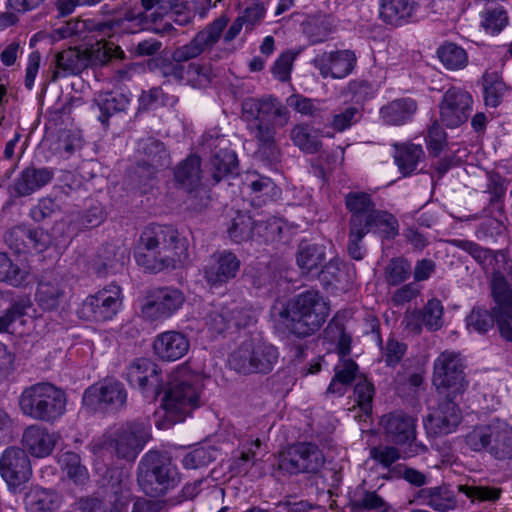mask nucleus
Here are the masks:
<instances>
[{
	"instance_id": "nucleus-1",
	"label": "nucleus",
	"mask_w": 512,
	"mask_h": 512,
	"mask_svg": "<svg viewBox=\"0 0 512 512\" xmlns=\"http://www.w3.org/2000/svg\"><path fill=\"white\" fill-rule=\"evenodd\" d=\"M188 247V240L173 226L153 224L142 231L135 259L150 273L176 269L189 262Z\"/></svg>"
},
{
	"instance_id": "nucleus-2",
	"label": "nucleus",
	"mask_w": 512,
	"mask_h": 512,
	"mask_svg": "<svg viewBox=\"0 0 512 512\" xmlns=\"http://www.w3.org/2000/svg\"><path fill=\"white\" fill-rule=\"evenodd\" d=\"M329 315V306L316 290L304 291L289 301H276L271 318L276 327L298 338L317 332Z\"/></svg>"
},
{
	"instance_id": "nucleus-3",
	"label": "nucleus",
	"mask_w": 512,
	"mask_h": 512,
	"mask_svg": "<svg viewBox=\"0 0 512 512\" xmlns=\"http://www.w3.org/2000/svg\"><path fill=\"white\" fill-rule=\"evenodd\" d=\"M242 117L248 121L251 135L259 142V149L276 159V127H284L290 120V112L277 98H245L241 103Z\"/></svg>"
},
{
	"instance_id": "nucleus-4",
	"label": "nucleus",
	"mask_w": 512,
	"mask_h": 512,
	"mask_svg": "<svg viewBox=\"0 0 512 512\" xmlns=\"http://www.w3.org/2000/svg\"><path fill=\"white\" fill-rule=\"evenodd\" d=\"M227 23L228 16L222 14L198 31L188 43L177 47L171 54V61L162 64V75L182 84L184 63L202 54H210L220 41Z\"/></svg>"
},
{
	"instance_id": "nucleus-5",
	"label": "nucleus",
	"mask_w": 512,
	"mask_h": 512,
	"mask_svg": "<svg viewBox=\"0 0 512 512\" xmlns=\"http://www.w3.org/2000/svg\"><path fill=\"white\" fill-rule=\"evenodd\" d=\"M345 206L350 214L349 228L372 231L386 240L399 234L397 218L388 211L376 209L369 194L351 191L345 195Z\"/></svg>"
},
{
	"instance_id": "nucleus-6",
	"label": "nucleus",
	"mask_w": 512,
	"mask_h": 512,
	"mask_svg": "<svg viewBox=\"0 0 512 512\" xmlns=\"http://www.w3.org/2000/svg\"><path fill=\"white\" fill-rule=\"evenodd\" d=\"M203 378L186 367L171 375L170 386L163 398L166 417L173 422L183 421L194 409L201 406Z\"/></svg>"
},
{
	"instance_id": "nucleus-7",
	"label": "nucleus",
	"mask_w": 512,
	"mask_h": 512,
	"mask_svg": "<svg viewBox=\"0 0 512 512\" xmlns=\"http://www.w3.org/2000/svg\"><path fill=\"white\" fill-rule=\"evenodd\" d=\"M65 392L48 382L25 388L19 397V407L25 416L46 423H54L66 411Z\"/></svg>"
},
{
	"instance_id": "nucleus-8",
	"label": "nucleus",
	"mask_w": 512,
	"mask_h": 512,
	"mask_svg": "<svg viewBox=\"0 0 512 512\" xmlns=\"http://www.w3.org/2000/svg\"><path fill=\"white\" fill-rule=\"evenodd\" d=\"M137 481L146 495L160 497L179 484L180 476L166 454L150 450L139 461Z\"/></svg>"
},
{
	"instance_id": "nucleus-9",
	"label": "nucleus",
	"mask_w": 512,
	"mask_h": 512,
	"mask_svg": "<svg viewBox=\"0 0 512 512\" xmlns=\"http://www.w3.org/2000/svg\"><path fill=\"white\" fill-rule=\"evenodd\" d=\"M491 264L485 265V272L492 274V296L494 310L499 322V331L503 338L512 342V288L505 273L511 269L507 255L502 251H492Z\"/></svg>"
},
{
	"instance_id": "nucleus-10",
	"label": "nucleus",
	"mask_w": 512,
	"mask_h": 512,
	"mask_svg": "<svg viewBox=\"0 0 512 512\" xmlns=\"http://www.w3.org/2000/svg\"><path fill=\"white\" fill-rule=\"evenodd\" d=\"M278 356V350L272 344L260 338H249L231 353L229 365L244 375L267 374L273 370Z\"/></svg>"
},
{
	"instance_id": "nucleus-11",
	"label": "nucleus",
	"mask_w": 512,
	"mask_h": 512,
	"mask_svg": "<svg viewBox=\"0 0 512 512\" xmlns=\"http://www.w3.org/2000/svg\"><path fill=\"white\" fill-rule=\"evenodd\" d=\"M151 438L149 420L128 422L104 441V448L114 453L118 458L134 461Z\"/></svg>"
},
{
	"instance_id": "nucleus-12",
	"label": "nucleus",
	"mask_w": 512,
	"mask_h": 512,
	"mask_svg": "<svg viewBox=\"0 0 512 512\" xmlns=\"http://www.w3.org/2000/svg\"><path fill=\"white\" fill-rule=\"evenodd\" d=\"M433 384L440 393H446L448 396H455L465 391L467 382L459 353L446 350L435 359Z\"/></svg>"
},
{
	"instance_id": "nucleus-13",
	"label": "nucleus",
	"mask_w": 512,
	"mask_h": 512,
	"mask_svg": "<svg viewBox=\"0 0 512 512\" xmlns=\"http://www.w3.org/2000/svg\"><path fill=\"white\" fill-rule=\"evenodd\" d=\"M387 439L396 445L408 444L405 457H413L427 451V447L416 442L417 419L403 411H394L381 419Z\"/></svg>"
},
{
	"instance_id": "nucleus-14",
	"label": "nucleus",
	"mask_w": 512,
	"mask_h": 512,
	"mask_svg": "<svg viewBox=\"0 0 512 512\" xmlns=\"http://www.w3.org/2000/svg\"><path fill=\"white\" fill-rule=\"evenodd\" d=\"M122 305L121 288L116 284L99 290L88 296L81 304L78 315L80 318L104 322L112 320Z\"/></svg>"
},
{
	"instance_id": "nucleus-15",
	"label": "nucleus",
	"mask_w": 512,
	"mask_h": 512,
	"mask_svg": "<svg viewBox=\"0 0 512 512\" xmlns=\"http://www.w3.org/2000/svg\"><path fill=\"white\" fill-rule=\"evenodd\" d=\"M324 463V454L316 444L301 442L280 455L278 466L289 474L317 473Z\"/></svg>"
},
{
	"instance_id": "nucleus-16",
	"label": "nucleus",
	"mask_w": 512,
	"mask_h": 512,
	"mask_svg": "<svg viewBox=\"0 0 512 512\" xmlns=\"http://www.w3.org/2000/svg\"><path fill=\"white\" fill-rule=\"evenodd\" d=\"M126 400L124 385L116 380H108L88 387L83 394L82 403L92 412H114L122 408Z\"/></svg>"
},
{
	"instance_id": "nucleus-17",
	"label": "nucleus",
	"mask_w": 512,
	"mask_h": 512,
	"mask_svg": "<svg viewBox=\"0 0 512 512\" xmlns=\"http://www.w3.org/2000/svg\"><path fill=\"white\" fill-rule=\"evenodd\" d=\"M184 302L185 297L177 288H155L148 292L141 314L149 321L164 320L177 312Z\"/></svg>"
},
{
	"instance_id": "nucleus-18",
	"label": "nucleus",
	"mask_w": 512,
	"mask_h": 512,
	"mask_svg": "<svg viewBox=\"0 0 512 512\" xmlns=\"http://www.w3.org/2000/svg\"><path fill=\"white\" fill-rule=\"evenodd\" d=\"M240 259L229 250L216 251L202 266L201 274L211 289H218L236 278L240 271Z\"/></svg>"
},
{
	"instance_id": "nucleus-19",
	"label": "nucleus",
	"mask_w": 512,
	"mask_h": 512,
	"mask_svg": "<svg viewBox=\"0 0 512 512\" xmlns=\"http://www.w3.org/2000/svg\"><path fill=\"white\" fill-rule=\"evenodd\" d=\"M126 379L145 398L155 399L162 390V378L157 364L148 358H137L127 367Z\"/></svg>"
},
{
	"instance_id": "nucleus-20",
	"label": "nucleus",
	"mask_w": 512,
	"mask_h": 512,
	"mask_svg": "<svg viewBox=\"0 0 512 512\" xmlns=\"http://www.w3.org/2000/svg\"><path fill=\"white\" fill-rule=\"evenodd\" d=\"M0 475L10 489H17L32 476V467L27 453L19 447L6 448L0 457Z\"/></svg>"
},
{
	"instance_id": "nucleus-21",
	"label": "nucleus",
	"mask_w": 512,
	"mask_h": 512,
	"mask_svg": "<svg viewBox=\"0 0 512 512\" xmlns=\"http://www.w3.org/2000/svg\"><path fill=\"white\" fill-rule=\"evenodd\" d=\"M440 119L448 128H456L467 121L472 110V96L460 87H451L440 103Z\"/></svg>"
},
{
	"instance_id": "nucleus-22",
	"label": "nucleus",
	"mask_w": 512,
	"mask_h": 512,
	"mask_svg": "<svg viewBox=\"0 0 512 512\" xmlns=\"http://www.w3.org/2000/svg\"><path fill=\"white\" fill-rule=\"evenodd\" d=\"M356 61V55L351 50L324 51L315 56L312 65L323 78L342 79L353 71Z\"/></svg>"
},
{
	"instance_id": "nucleus-23",
	"label": "nucleus",
	"mask_w": 512,
	"mask_h": 512,
	"mask_svg": "<svg viewBox=\"0 0 512 512\" xmlns=\"http://www.w3.org/2000/svg\"><path fill=\"white\" fill-rule=\"evenodd\" d=\"M123 19H111L108 21H96L94 19H74L67 21L64 25L56 28L54 34L59 38L74 37L78 40H86L88 34L97 32L104 36H110L115 27H120Z\"/></svg>"
},
{
	"instance_id": "nucleus-24",
	"label": "nucleus",
	"mask_w": 512,
	"mask_h": 512,
	"mask_svg": "<svg viewBox=\"0 0 512 512\" xmlns=\"http://www.w3.org/2000/svg\"><path fill=\"white\" fill-rule=\"evenodd\" d=\"M59 440V435L39 424L26 427L22 433V449L31 456L44 458L49 456Z\"/></svg>"
},
{
	"instance_id": "nucleus-25",
	"label": "nucleus",
	"mask_w": 512,
	"mask_h": 512,
	"mask_svg": "<svg viewBox=\"0 0 512 512\" xmlns=\"http://www.w3.org/2000/svg\"><path fill=\"white\" fill-rule=\"evenodd\" d=\"M419 4L415 0H379L382 21L394 27H402L417 21Z\"/></svg>"
},
{
	"instance_id": "nucleus-26",
	"label": "nucleus",
	"mask_w": 512,
	"mask_h": 512,
	"mask_svg": "<svg viewBox=\"0 0 512 512\" xmlns=\"http://www.w3.org/2000/svg\"><path fill=\"white\" fill-rule=\"evenodd\" d=\"M190 349L189 338L178 331H165L156 336L153 350L162 361L173 362L184 357Z\"/></svg>"
},
{
	"instance_id": "nucleus-27",
	"label": "nucleus",
	"mask_w": 512,
	"mask_h": 512,
	"mask_svg": "<svg viewBox=\"0 0 512 512\" xmlns=\"http://www.w3.org/2000/svg\"><path fill=\"white\" fill-rule=\"evenodd\" d=\"M461 421V413L452 396L446 394V399L439 403L438 409L430 414L425 427L434 434H449L455 430Z\"/></svg>"
},
{
	"instance_id": "nucleus-28",
	"label": "nucleus",
	"mask_w": 512,
	"mask_h": 512,
	"mask_svg": "<svg viewBox=\"0 0 512 512\" xmlns=\"http://www.w3.org/2000/svg\"><path fill=\"white\" fill-rule=\"evenodd\" d=\"M138 153L141 155L140 166L149 168L148 177L158 170L170 165V155L163 142L149 137L138 143Z\"/></svg>"
},
{
	"instance_id": "nucleus-29",
	"label": "nucleus",
	"mask_w": 512,
	"mask_h": 512,
	"mask_svg": "<svg viewBox=\"0 0 512 512\" xmlns=\"http://www.w3.org/2000/svg\"><path fill=\"white\" fill-rule=\"evenodd\" d=\"M54 177L51 168H25L15 181L14 189L19 196H28L47 185Z\"/></svg>"
},
{
	"instance_id": "nucleus-30",
	"label": "nucleus",
	"mask_w": 512,
	"mask_h": 512,
	"mask_svg": "<svg viewBox=\"0 0 512 512\" xmlns=\"http://www.w3.org/2000/svg\"><path fill=\"white\" fill-rule=\"evenodd\" d=\"M54 69L51 81L55 82L60 77L70 74H78L88 67L83 49L69 48L58 53L54 60Z\"/></svg>"
},
{
	"instance_id": "nucleus-31",
	"label": "nucleus",
	"mask_w": 512,
	"mask_h": 512,
	"mask_svg": "<svg viewBox=\"0 0 512 512\" xmlns=\"http://www.w3.org/2000/svg\"><path fill=\"white\" fill-rule=\"evenodd\" d=\"M130 104V97L119 91L101 92L94 98L93 109L99 112L98 120L107 125L109 118L118 113L125 111Z\"/></svg>"
},
{
	"instance_id": "nucleus-32",
	"label": "nucleus",
	"mask_w": 512,
	"mask_h": 512,
	"mask_svg": "<svg viewBox=\"0 0 512 512\" xmlns=\"http://www.w3.org/2000/svg\"><path fill=\"white\" fill-rule=\"evenodd\" d=\"M418 109L417 102L412 98L393 100L380 109V116L388 125H404L411 121Z\"/></svg>"
},
{
	"instance_id": "nucleus-33",
	"label": "nucleus",
	"mask_w": 512,
	"mask_h": 512,
	"mask_svg": "<svg viewBox=\"0 0 512 512\" xmlns=\"http://www.w3.org/2000/svg\"><path fill=\"white\" fill-rule=\"evenodd\" d=\"M175 181L187 192L197 191L202 184L201 159L190 155L182 160L174 170Z\"/></svg>"
},
{
	"instance_id": "nucleus-34",
	"label": "nucleus",
	"mask_w": 512,
	"mask_h": 512,
	"mask_svg": "<svg viewBox=\"0 0 512 512\" xmlns=\"http://www.w3.org/2000/svg\"><path fill=\"white\" fill-rule=\"evenodd\" d=\"M415 501L426 505L437 512L453 510L456 505L453 492L446 486H437L420 489L415 495Z\"/></svg>"
},
{
	"instance_id": "nucleus-35",
	"label": "nucleus",
	"mask_w": 512,
	"mask_h": 512,
	"mask_svg": "<svg viewBox=\"0 0 512 512\" xmlns=\"http://www.w3.org/2000/svg\"><path fill=\"white\" fill-rule=\"evenodd\" d=\"M100 39H96L94 44H90L88 47L83 49L85 54V60L89 66H103L107 64L111 59H122L124 52L120 47L115 46L111 42L105 41V36L101 34Z\"/></svg>"
},
{
	"instance_id": "nucleus-36",
	"label": "nucleus",
	"mask_w": 512,
	"mask_h": 512,
	"mask_svg": "<svg viewBox=\"0 0 512 512\" xmlns=\"http://www.w3.org/2000/svg\"><path fill=\"white\" fill-rule=\"evenodd\" d=\"M24 502L30 512H51L60 508L62 497L53 490L32 488L26 493Z\"/></svg>"
},
{
	"instance_id": "nucleus-37",
	"label": "nucleus",
	"mask_w": 512,
	"mask_h": 512,
	"mask_svg": "<svg viewBox=\"0 0 512 512\" xmlns=\"http://www.w3.org/2000/svg\"><path fill=\"white\" fill-rule=\"evenodd\" d=\"M324 260V246L308 242L300 243L296 255V262L303 274H310L312 272L315 274L319 273V268Z\"/></svg>"
},
{
	"instance_id": "nucleus-38",
	"label": "nucleus",
	"mask_w": 512,
	"mask_h": 512,
	"mask_svg": "<svg viewBox=\"0 0 512 512\" xmlns=\"http://www.w3.org/2000/svg\"><path fill=\"white\" fill-rule=\"evenodd\" d=\"M395 163L403 176H409L416 171L419 162L424 157L421 145L406 143L395 145Z\"/></svg>"
},
{
	"instance_id": "nucleus-39",
	"label": "nucleus",
	"mask_w": 512,
	"mask_h": 512,
	"mask_svg": "<svg viewBox=\"0 0 512 512\" xmlns=\"http://www.w3.org/2000/svg\"><path fill=\"white\" fill-rule=\"evenodd\" d=\"M212 78L213 71L209 63L192 60L184 63L182 84L201 89L207 87Z\"/></svg>"
},
{
	"instance_id": "nucleus-40",
	"label": "nucleus",
	"mask_w": 512,
	"mask_h": 512,
	"mask_svg": "<svg viewBox=\"0 0 512 512\" xmlns=\"http://www.w3.org/2000/svg\"><path fill=\"white\" fill-rule=\"evenodd\" d=\"M237 166V155L233 150L224 148L214 152L210 159L213 182L218 183L227 175L237 173Z\"/></svg>"
},
{
	"instance_id": "nucleus-41",
	"label": "nucleus",
	"mask_w": 512,
	"mask_h": 512,
	"mask_svg": "<svg viewBox=\"0 0 512 512\" xmlns=\"http://www.w3.org/2000/svg\"><path fill=\"white\" fill-rule=\"evenodd\" d=\"M290 139L295 146L308 154L317 153L322 147L318 131L308 124L295 125L290 131Z\"/></svg>"
},
{
	"instance_id": "nucleus-42",
	"label": "nucleus",
	"mask_w": 512,
	"mask_h": 512,
	"mask_svg": "<svg viewBox=\"0 0 512 512\" xmlns=\"http://www.w3.org/2000/svg\"><path fill=\"white\" fill-rule=\"evenodd\" d=\"M491 454L500 460L512 459V427L500 419H495Z\"/></svg>"
},
{
	"instance_id": "nucleus-43",
	"label": "nucleus",
	"mask_w": 512,
	"mask_h": 512,
	"mask_svg": "<svg viewBox=\"0 0 512 512\" xmlns=\"http://www.w3.org/2000/svg\"><path fill=\"white\" fill-rule=\"evenodd\" d=\"M127 258L125 249L107 245L104 247L103 253L95 260L93 266L99 275L115 273L124 266Z\"/></svg>"
},
{
	"instance_id": "nucleus-44",
	"label": "nucleus",
	"mask_w": 512,
	"mask_h": 512,
	"mask_svg": "<svg viewBox=\"0 0 512 512\" xmlns=\"http://www.w3.org/2000/svg\"><path fill=\"white\" fill-rule=\"evenodd\" d=\"M349 505L353 511L385 510V500L375 491L365 489L363 485L357 486L349 494Z\"/></svg>"
},
{
	"instance_id": "nucleus-45",
	"label": "nucleus",
	"mask_w": 512,
	"mask_h": 512,
	"mask_svg": "<svg viewBox=\"0 0 512 512\" xmlns=\"http://www.w3.org/2000/svg\"><path fill=\"white\" fill-rule=\"evenodd\" d=\"M64 290L57 280L43 279L39 282L36 291V301L44 310H54L59 306Z\"/></svg>"
},
{
	"instance_id": "nucleus-46",
	"label": "nucleus",
	"mask_w": 512,
	"mask_h": 512,
	"mask_svg": "<svg viewBox=\"0 0 512 512\" xmlns=\"http://www.w3.org/2000/svg\"><path fill=\"white\" fill-rule=\"evenodd\" d=\"M481 17V26L492 35L499 34L509 23L507 11L500 4L487 6Z\"/></svg>"
},
{
	"instance_id": "nucleus-47",
	"label": "nucleus",
	"mask_w": 512,
	"mask_h": 512,
	"mask_svg": "<svg viewBox=\"0 0 512 512\" xmlns=\"http://www.w3.org/2000/svg\"><path fill=\"white\" fill-rule=\"evenodd\" d=\"M334 30V19L326 15L314 17L304 25V32L312 44L324 42Z\"/></svg>"
},
{
	"instance_id": "nucleus-48",
	"label": "nucleus",
	"mask_w": 512,
	"mask_h": 512,
	"mask_svg": "<svg viewBox=\"0 0 512 512\" xmlns=\"http://www.w3.org/2000/svg\"><path fill=\"white\" fill-rule=\"evenodd\" d=\"M437 55L441 63L448 70H460L467 66V52L454 43H446L437 50Z\"/></svg>"
},
{
	"instance_id": "nucleus-49",
	"label": "nucleus",
	"mask_w": 512,
	"mask_h": 512,
	"mask_svg": "<svg viewBox=\"0 0 512 512\" xmlns=\"http://www.w3.org/2000/svg\"><path fill=\"white\" fill-rule=\"evenodd\" d=\"M58 462L74 483L83 484L88 479V471L81 464L80 456L77 453L64 451L59 455Z\"/></svg>"
},
{
	"instance_id": "nucleus-50",
	"label": "nucleus",
	"mask_w": 512,
	"mask_h": 512,
	"mask_svg": "<svg viewBox=\"0 0 512 512\" xmlns=\"http://www.w3.org/2000/svg\"><path fill=\"white\" fill-rule=\"evenodd\" d=\"M495 419L491 420L486 425L475 427L471 432L466 435V444L473 451H482L487 449L491 453L492 440L494 437Z\"/></svg>"
},
{
	"instance_id": "nucleus-51",
	"label": "nucleus",
	"mask_w": 512,
	"mask_h": 512,
	"mask_svg": "<svg viewBox=\"0 0 512 512\" xmlns=\"http://www.w3.org/2000/svg\"><path fill=\"white\" fill-rule=\"evenodd\" d=\"M254 221L246 213L238 212L228 227L229 238L237 244L245 242L254 236Z\"/></svg>"
},
{
	"instance_id": "nucleus-52",
	"label": "nucleus",
	"mask_w": 512,
	"mask_h": 512,
	"mask_svg": "<svg viewBox=\"0 0 512 512\" xmlns=\"http://www.w3.org/2000/svg\"><path fill=\"white\" fill-rule=\"evenodd\" d=\"M506 90L505 83L498 79L495 73H486L483 76V94L486 106L497 107Z\"/></svg>"
},
{
	"instance_id": "nucleus-53",
	"label": "nucleus",
	"mask_w": 512,
	"mask_h": 512,
	"mask_svg": "<svg viewBox=\"0 0 512 512\" xmlns=\"http://www.w3.org/2000/svg\"><path fill=\"white\" fill-rule=\"evenodd\" d=\"M27 271L14 264L6 253L0 252V282L20 286L27 277Z\"/></svg>"
},
{
	"instance_id": "nucleus-54",
	"label": "nucleus",
	"mask_w": 512,
	"mask_h": 512,
	"mask_svg": "<svg viewBox=\"0 0 512 512\" xmlns=\"http://www.w3.org/2000/svg\"><path fill=\"white\" fill-rule=\"evenodd\" d=\"M411 273L410 262L403 258H392L385 268V279L389 285L397 286L405 282Z\"/></svg>"
},
{
	"instance_id": "nucleus-55",
	"label": "nucleus",
	"mask_w": 512,
	"mask_h": 512,
	"mask_svg": "<svg viewBox=\"0 0 512 512\" xmlns=\"http://www.w3.org/2000/svg\"><path fill=\"white\" fill-rule=\"evenodd\" d=\"M362 118V112L357 106H347L336 111L330 126L337 132H344L357 124Z\"/></svg>"
},
{
	"instance_id": "nucleus-56",
	"label": "nucleus",
	"mask_w": 512,
	"mask_h": 512,
	"mask_svg": "<svg viewBox=\"0 0 512 512\" xmlns=\"http://www.w3.org/2000/svg\"><path fill=\"white\" fill-rule=\"evenodd\" d=\"M494 315L487 310L474 308L466 318L467 328L478 333H485L493 327L495 320L498 321L495 310ZM499 325V322H497Z\"/></svg>"
},
{
	"instance_id": "nucleus-57",
	"label": "nucleus",
	"mask_w": 512,
	"mask_h": 512,
	"mask_svg": "<svg viewBox=\"0 0 512 512\" xmlns=\"http://www.w3.org/2000/svg\"><path fill=\"white\" fill-rule=\"evenodd\" d=\"M443 305L439 299L432 298L422 310V321L432 331L439 330L443 325Z\"/></svg>"
},
{
	"instance_id": "nucleus-58",
	"label": "nucleus",
	"mask_w": 512,
	"mask_h": 512,
	"mask_svg": "<svg viewBox=\"0 0 512 512\" xmlns=\"http://www.w3.org/2000/svg\"><path fill=\"white\" fill-rule=\"evenodd\" d=\"M30 307L31 301L26 297L15 301L5 314L0 317V333L8 331L12 323L21 320Z\"/></svg>"
},
{
	"instance_id": "nucleus-59",
	"label": "nucleus",
	"mask_w": 512,
	"mask_h": 512,
	"mask_svg": "<svg viewBox=\"0 0 512 512\" xmlns=\"http://www.w3.org/2000/svg\"><path fill=\"white\" fill-rule=\"evenodd\" d=\"M374 396V386L366 379L360 380L354 388L355 401L360 410L369 416L372 413V401Z\"/></svg>"
},
{
	"instance_id": "nucleus-60",
	"label": "nucleus",
	"mask_w": 512,
	"mask_h": 512,
	"mask_svg": "<svg viewBox=\"0 0 512 512\" xmlns=\"http://www.w3.org/2000/svg\"><path fill=\"white\" fill-rule=\"evenodd\" d=\"M451 243L455 247H458L469 253L473 259L482 266V268H484L485 265L491 264L490 255L492 250L481 247L477 243L469 240L453 239Z\"/></svg>"
},
{
	"instance_id": "nucleus-61",
	"label": "nucleus",
	"mask_w": 512,
	"mask_h": 512,
	"mask_svg": "<svg viewBox=\"0 0 512 512\" xmlns=\"http://www.w3.org/2000/svg\"><path fill=\"white\" fill-rule=\"evenodd\" d=\"M230 324L236 328H245L256 321L255 312L247 305L229 304Z\"/></svg>"
},
{
	"instance_id": "nucleus-62",
	"label": "nucleus",
	"mask_w": 512,
	"mask_h": 512,
	"mask_svg": "<svg viewBox=\"0 0 512 512\" xmlns=\"http://www.w3.org/2000/svg\"><path fill=\"white\" fill-rule=\"evenodd\" d=\"M267 3L257 2L244 9L241 15H239L242 22L245 24L246 31H251L255 26L259 25L266 14Z\"/></svg>"
},
{
	"instance_id": "nucleus-63",
	"label": "nucleus",
	"mask_w": 512,
	"mask_h": 512,
	"mask_svg": "<svg viewBox=\"0 0 512 512\" xmlns=\"http://www.w3.org/2000/svg\"><path fill=\"white\" fill-rule=\"evenodd\" d=\"M214 451L205 447H199L187 453L182 459V465L186 469H198L208 465L213 459Z\"/></svg>"
},
{
	"instance_id": "nucleus-64",
	"label": "nucleus",
	"mask_w": 512,
	"mask_h": 512,
	"mask_svg": "<svg viewBox=\"0 0 512 512\" xmlns=\"http://www.w3.org/2000/svg\"><path fill=\"white\" fill-rule=\"evenodd\" d=\"M229 316V305L223 306L206 316V325L213 333L221 334L231 327Z\"/></svg>"
}]
</instances>
